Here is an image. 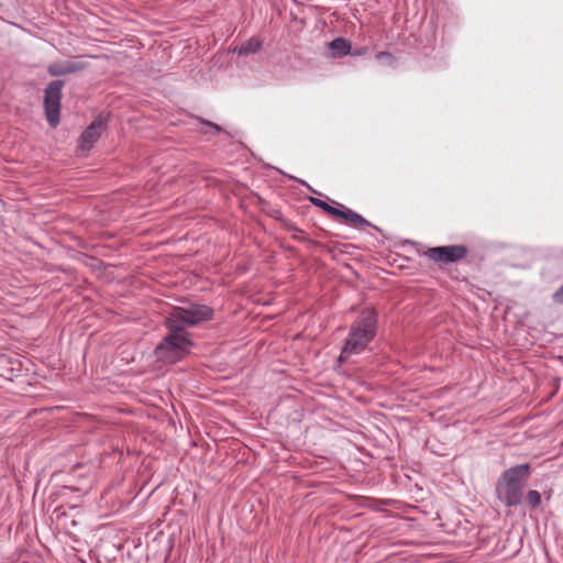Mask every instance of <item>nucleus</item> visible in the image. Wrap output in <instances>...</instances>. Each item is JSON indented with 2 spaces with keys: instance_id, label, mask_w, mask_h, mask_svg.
<instances>
[{
  "instance_id": "f257e3e1",
  "label": "nucleus",
  "mask_w": 563,
  "mask_h": 563,
  "mask_svg": "<svg viewBox=\"0 0 563 563\" xmlns=\"http://www.w3.org/2000/svg\"><path fill=\"white\" fill-rule=\"evenodd\" d=\"M377 332V312L375 309H364L351 324L349 336L338 357V363L343 364L352 355H358L366 350Z\"/></svg>"
},
{
  "instance_id": "f03ea898",
  "label": "nucleus",
  "mask_w": 563,
  "mask_h": 563,
  "mask_svg": "<svg viewBox=\"0 0 563 563\" xmlns=\"http://www.w3.org/2000/svg\"><path fill=\"white\" fill-rule=\"evenodd\" d=\"M529 463L518 464L505 470L496 482V496L507 507L522 504L525 487L531 476Z\"/></svg>"
},
{
  "instance_id": "7ed1b4c3",
  "label": "nucleus",
  "mask_w": 563,
  "mask_h": 563,
  "mask_svg": "<svg viewBox=\"0 0 563 563\" xmlns=\"http://www.w3.org/2000/svg\"><path fill=\"white\" fill-rule=\"evenodd\" d=\"M168 334L155 347L156 360L165 364H175L185 358L194 345L190 334L183 325H176L165 320Z\"/></svg>"
},
{
  "instance_id": "20e7f679",
  "label": "nucleus",
  "mask_w": 563,
  "mask_h": 563,
  "mask_svg": "<svg viewBox=\"0 0 563 563\" xmlns=\"http://www.w3.org/2000/svg\"><path fill=\"white\" fill-rule=\"evenodd\" d=\"M213 313V309L207 305L190 303L187 307H175L166 320L184 328L185 325L194 327L200 322L211 320Z\"/></svg>"
},
{
  "instance_id": "39448f33",
  "label": "nucleus",
  "mask_w": 563,
  "mask_h": 563,
  "mask_svg": "<svg viewBox=\"0 0 563 563\" xmlns=\"http://www.w3.org/2000/svg\"><path fill=\"white\" fill-rule=\"evenodd\" d=\"M468 247L463 244L429 247L422 255L437 264L440 268L457 263L466 257Z\"/></svg>"
},
{
  "instance_id": "423d86ee",
  "label": "nucleus",
  "mask_w": 563,
  "mask_h": 563,
  "mask_svg": "<svg viewBox=\"0 0 563 563\" xmlns=\"http://www.w3.org/2000/svg\"><path fill=\"white\" fill-rule=\"evenodd\" d=\"M64 85V80H53L44 90L45 117L51 128H56L60 121V100Z\"/></svg>"
},
{
  "instance_id": "0eeeda50",
  "label": "nucleus",
  "mask_w": 563,
  "mask_h": 563,
  "mask_svg": "<svg viewBox=\"0 0 563 563\" xmlns=\"http://www.w3.org/2000/svg\"><path fill=\"white\" fill-rule=\"evenodd\" d=\"M108 114L100 113L95 120L86 128L80 135V147L89 150L101 136L102 132L107 129Z\"/></svg>"
},
{
  "instance_id": "6e6552de",
  "label": "nucleus",
  "mask_w": 563,
  "mask_h": 563,
  "mask_svg": "<svg viewBox=\"0 0 563 563\" xmlns=\"http://www.w3.org/2000/svg\"><path fill=\"white\" fill-rule=\"evenodd\" d=\"M87 68V64L78 59H68L65 62L52 63L47 66V73L51 76L59 77L69 74L79 73Z\"/></svg>"
},
{
  "instance_id": "1a4fd4ad",
  "label": "nucleus",
  "mask_w": 563,
  "mask_h": 563,
  "mask_svg": "<svg viewBox=\"0 0 563 563\" xmlns=\"http://www.w3.org/2000/svg\"><path fill=\"white\" fill-rule=\"evenodd\" d=\"M340 220L353 228L356 229H364L366 227H371V223L363 218L361 214L356 213L355 211L345 208L342 206V212Z\"/></svg>"
},
{
  "instance_id": "9d476101",
  "label": "nucleus",
  "mask_w": 563,
  "mask_h": 563,
  "mask_svg": "<svg viewBox=\"0 0 563 563\" xmlns=\"http://www.w3.org/2000/svg\"><path fill=\"white\" fill-rule=\"evenodd\" d=\"M333 57H342L351 53V43L344 37H335L328 44Z\"/></svg>"
},
{
  "instance_id": "9b49d317",
  "label": "nucleus",
  "mask_w": 563,
  "mask_h": 563,
  "mask_svg": "<svg viewBox=\"0 0 563 563\" xmlns=\"http://www.w3.org/2000/svg\"><path fill=\"white\" fill-rule=\"evenodd\" d=\"M262 46V42L258 37H250L246 42L234 45L232 51L238 53L239 55H249L252 53H256Z\"/></svg>"
},
{
  "instance_id": "f8f14e48",
  "label": "nucleus",
  "mask_w": 563,
  "mask_h": 563,
  "mask_svg": "<svg viewBox=\"0 0 563 563\" xmlns=\"http://www.w3.org/2000/svg\"><path fill=\"white\" fill-rule=\"evenodd\" d=\"M292 239L296 241H300V242H307V243L313 245L314 247H319L321 250L328 251L329 253L333 252V250L330 245L313 241V240L307 238L303 234V232L302 233H294Z\"/></svg>"
},
{
  "instance_id": "ddd939ff",
  "label": "nucleus",
  "mask_w": 563,
  "mask_h": 563,
  "mask_svg": "<svg viewBox=\"0 0 563 563\" xmlns=\"http://www.w3.org/2000/svg\"><path fill=\"white\" fill-rule=\"evenodd\" d=\"M526 501L529 508L534 510L539 508L542 503L541 494L538 490H528L526 494Z\"/></svg>"
},
{
  "instance_id": "4468645a",
  "label": "nucleus",
  "mask_w": 563,
  "mask_h": 563,
  "mask_svg": "<svg viewBox=\"0 0 563 563\" xmlns=\"http://www.w3.org/2000/svg\"><path fill=\"white\" fill-rule=\"evenodd\" d=\"M276 220L282 224V227L288 231V232H292V233H302V230L299 229L291 220L283 217L282 213H279L277 217H276Z\"/></svg>"
},
{
  "instance_id": "2eb2a0df",
  "label": "nucleus",
  "mask_w": 563,
  "mask_h": 563,
  "mask_svg": "<svg viewBox=\"0 0 563 563\" xmlns=\"http://www.w3.org/2000/svg\"><path fill=\"white\" fill-rule=\"evenodd\" d=\"M376 58L378 62H380L382 64H385V65H388V66H393L394 63H395V58L394 56L390 54V53H387V52H380L376 55Z\"/></svg>"
},
{
  "instance_id": "dca6fc26",
  "label": "nucleus",
  "mask_w": 563,
  "mask_h": 563,
  "mask_svg": "<svg viewBox=\"0 0 563 563\" xmlns=\"http://www.w3.org/2000/svg\"><path fill=\"white\" fill-rule=\"evenodd\" d=\"M309 201H310L313 206H316V207L320 208L321 210H323L324 212H327L328 207L330 206V205H329L328 202H325L324 200H321V199L316 198V197H309Z\"/></svg>"
},
{
  "instance_id": "f3484780",
  "label": "nucleus",
  "mask_w": 563,
  "mask_h": 563,
  "mask_svg": "<svg viewBox=\"0 0 563 563\" xmlns=\"http://www.w3.org/2000/svg\"><path fill=\"white\" fill-rule=\"evenodd\" d=\"M342 209L335 208L333 206H329L327 210V214L335 220H340Z\"/></svg>"
},
{
  "instance_id": "a211bd4d",
  "label": "nucleus",
  "mask_w": 563,
  "mask_h": 563,
  "mask_svg": "<svg viewBox=\"0 0 563 563\" xmlns=\"http://www.w3.org/2000/svg\"><path fill=\"white\" fill-rule=\"evenodd\" d=\"M552 299L558 305H563V285L552 295Z\"/></svg>"
},
{
  "instance_id": "6ab92c4d",
  "label": "nucleus",
  "mask_w": 563,
  "mask_h": 563,
  "mask_svg": "<svg viewBox=\"0 0 563 563\" xmlns=\"http://www.w3.org/2000/svg\"><path fill=\"white\" fill-rule=\"evenodd\" d=\"M203 124L212 128L213 130H216L217 132H221L222 131V128L213 122H210V121H202Z\"/></svg>"
}]
</instances>
